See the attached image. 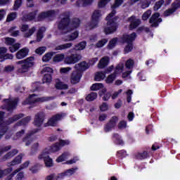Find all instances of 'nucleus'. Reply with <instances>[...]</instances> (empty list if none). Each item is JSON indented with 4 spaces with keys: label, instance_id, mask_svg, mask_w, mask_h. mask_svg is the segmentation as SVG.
<instances>
[{
    "label": "nucleus",
    "instance_id": "obj_41",
    "mask_svg": "<svg viewBox=\"0 0 180 180\" xmlns=\"http://www.w3.org/2000/svg\"><path fill=\"white\" fill-rule=\"evenodd\" d=\"M30 164V162L29 160H27L25 162H24L23 164H22L20 166V167L16 169L15 171L17 172H20V171H22V169H25L27 168V167H29Z\"/></svg>",
    "mask_w": 180,
    "mask_h": 180
},
{
    "label": "nucleus",
    "instance_id": "obj_48",
    "mask_svg": "<svg viewBox=\"0 0 180 180\" xmlns=\"http://www.w3.org/2000/svg\"><path fill=\"white\" fill-rule=\"evenodd\" d=\"M134 65V60L131 59L127 60V62L125 63L126 68H127L128 70H131Z\"/></svg>",
    "mask_w": 180,
    "mask_h": 180
},
{
    "label": "nucleus",
    "instance_id": "obj_35",
    "mask_svg": "<svg viewBox=\"0 0 180 180\" xmlns=\"http://www.w3.org/2000/svg\"><path fill=\"white\" fill-rule=\"evenodd\" d=\"M68 157H70V153H64L56 159V162H63V161H65V160H67Z\"/></svg>",
    "mask_w": 180,
    "mask_h": 180
},
{
    "label": "nucleus",
    "instance_id": "obj_30",
    "mask_svg": "<svg viewBox=\"0 0 180 180\" xmlns=\"http://www.w3.org/2000/svg\"><path fill=\"white\" fill-rule=\"evenodd\" d=\"M18 151L17 149H13V150L8 152L6 155L3 158V161H6L8 160H11L12 157H15L16 154H18Z\"/></svg>",
    "mask_w": 180,
    "mask_h": 180
},
{
    "label": "nucleus",
    "instance_id": "obj_21",
    "mask_svg": "<svg viewBox=\"0 0 180 180\" xmlns=\"http://www.w3.org/2000/svg\"><path fill=\"white\" fill-rule=\"evenodd\" d=\"M64 117V115L63 114H57L54 116H53L47 122V124L45 126H57V122L58 120H61L63 117Z\"/></svg>",
    "mask_w": 180,
    "mask_h": 180
},
{
    "label": "nucleus",
    "instance_id": "obj_12",
    "mask_svg": "<svg viewBox=\"0 0 180 180\" xmlns=\"http://www.w3.org/2000/svg\"><path fill=\"white\" fill-rule=\"evenodd\" d=\"M127 22H129V30H134V29H137L138 26L141 25V20L137 18L134 15L128 18Z\"/></svg>",
    "mask_w": 180,
    "mask_h": 180
},
{
    "label": "nucleus",
    "instance_id": "obj_50",
    "mask_svg": "<svg viewBox=\"0 0 180 180\" xmlns=\"http://www.w3.org/2000/svg\"><path fill=\"white\" fill-rule=\"evenodd\" d=\"M137 160H144L147 157V152H143L142 153H138L135 155Z\"/></svg>",
    "mask_w": 180,
    "mask_h": 180
},
{
    "label": "nucleus",
    "instance_id": "obj_17",
    "mask_svg": "<svg viewBox=\"0 0 180 180\" xmlns=\"http://www.w3.org/2000/svg\"><path fill=\"white\" fill-rule=\"evenodd\" d=\"M8 49L6 47H0V63H4L6 60H13V56L11 53H6Z\"/></svg>",
    "mask_w": 180,
    "mask_h": 180
},
{
    "label": "nucleus",
    "instance_id": "obj_32",
    "mask_svg": "<svg viewBox=\"0 0 180 180\" xmlns=\"http://www.w3.org/2000/svg\"><path fill=\"white\" fill-rule=\"evenodd\" d=\"M30 117H27L22 119L15 124L14 128L16 129V127H19V126H26V124L30 122Z\"/></svg>",
    "mask_w": 180,
    "mask_h": 180
},
{
    "label": "nucleus",
    "instance_id": "obj_58",
    "mask_svg": "<svg viewBox=\"0 0 180 180\" xmlns=\"http://www.w3.org/2000/svg\"><path fill=\"white\" fill-rule=\"evenodd\" d=\"M117 41L119 43V38L115 37L110 40L108 46H116L117 44Z\"/></svg>",
    "mask_w": 180,
    "mask_h": 180
},
{
    "label": "nucleus",
    "instance_id": "obj_14",
    "mask_svg": "<svg viewBox=\"0 0 180 180\" xmlns=\"http://www.w3.org/2000/svg\"><path fill=\"white\" fill-rule=\"evenodd\" d=\"M160 13H155L152 15L149 20V23H150V27H158L160 23L162 22V18H160Z\"/></svg>",
    "mask_w": 180,
    "mask_h": 180
},
{
    "label": "nucleus",
    "instance_id": "obj_61",
    "mask_svg": "<svg viewBox=\"0 0 180 180\" xmlns=\"http://www.w3.org/2000/svg\"><path fill=\"white\" fill-rule=\"evenodd\" d=\"M23 134H25V129H22L21 131L17 132L15 136L13 138V140H18V139H20Z\"/></svg>",
    "mask_w": 180,
    "mask_h": 180
},
{
    "label": "nucleus",
    "instance_id": "obj_1",
    "mask_svg": "<svg viewBox=\"0 0 180 180\" xmlns=\"http://www.w3.org/2000/svg\"><path fill=\"white\" fill-rule=\"evenodd\" d=\"M123 2H124V0H115L112 6H111L112 10L105 18L108 26L104 28L105 34H112V33H115L119 27V22H117L119 16H115L116 15V10L115 9L121 6Z\"/></svg>",
    "mask_w": 180,
    "mask_h": 180
},
{
    "label": "nucleus",
    "instance_id": "obj_26",
    "mask_svg": "<svg viewBox=\"0 0 180 180\" xmlns=\"http://www.w3.org/2000/svg\"><path fill=\"white\" fill-rule=\"evenodd\" d=\"M22 154L18 155L14 160L7 163V167H15V165H19V164L22 163Z\"/></svg>",
    "mask_w": 180,
    "mask_h": 180
},
{
    "label": "nucleus",
    "instance_id": "obj_15",
    "mask_svg": "<svg viewBox=\"0 0 180 180\" xmlns=\"http://www.w3.org/2000/svg\"><path fill=\"white\" fill-rule=\"evenodd\" d=\"M82 56L78 53H72L65 58V64H75L78 63V61L81 60Z\"/></svg>",
    "mask_w": 180,
    "mask_h": 180
},
{
    "label": "nucleus",
    "instance_id": "obj_11",
    "mask_svg": "<svg viewBox=\"0 0 180 180\" xmlns=\"http://www.w3.org/2000/svg\"><path fill=\"white\" fill-rule=\"evenodd\" d=\"M57 12L55 10H49L47 11L41 12L37 18V22H42L44 19H47V18H54L56 15Z\"/></svg>",
    "mask_w": 180,
    "mask_h": 180
},
{
    "label": "nucleus",
    "instance_id": "obj_54",
    "mask_svg": "<svg viewBox=\"0 0 180 180\" xmlns=\"http://www.w3.org/2000/svg\"><path fill=\"white\" fill-rule=\"evenodd\" d=\"M109 2H110V0H101L98 4V8H105V6H106Z\"/></svg>",
    "mask_w": 180,
    "mask_h": 180
},
{
    "label": "nucleus",
    "instance_id": "obj_37",
    "mask_svg": "<svg viewBox=\"0 0 180 180\" xmlns=\"http://www.w3.org/2000/svg\"><path fill=\"white\" fill-rule=\"evenodd\" d=\"M15 39L13 38H11V37H7L6 38V44H7L8 46H20V44L17 43L15 44Z\"/></svg>",
    "mask_w": 180,
    "mask_h": 180
},
{
    "label": "nucleus",
    "instance_id": "obj_23",
    "mask_svg": "<svg viewBox=\"0 0 180 180\" xmlns=\"http://www.w3.org/2000/svg\"><path fill=\"white\" fill-rule=\"evenodd\" d=\"M27 56H29V49H27V47L22 48V49L19 50L15 54L17 60H22L25 57H27Z\"/></svg>",
    "mask_w": 180,
    "mask_h": 180
},
{
    "label": "nucleus",
    "instance_id": "obj_38",
    "mask_svg": "<svg viewBox=\"0 0 180 180\" xmlns=\"http://www.w3.org/2000/svg\"><path fill=\"white\" fill-rule=\"evenodd\" d=\"M18 18V13H11L7 15L6 22H12Z\"/></svg>",
    "mask_w": 180,
    "mask_h": 180
},
{
    "label": "nucleus",
    "instance_id": "obj_10",
    "mask_svg": "<svg viewBox=\"0 0 180 180\" xmlns=\"http://www.w3.org/2000/svg\"><path fill=\"white\" fill-rule=\"evenodd\" d=\"M70 15H67L65 17L62 18L60 21L58 23V30H68V32H70Z\"/></svg>",
    "mask_w": 180,
    "mask_h": 180
},
{
    "label": "nucleus",
    "instance_id": "obj_47",
    "mask_svg": "<svg viewBox=\"0 0 180 180\" xmlns=\"http://www.w3.org/2000/svg\"><path fill=\"white\" fill-rule=\"evenodd\" d=\"M46 46H40L35 50V53L39 56H41L42 54H44V53H46Z\"/></svg>",
    "mask_w": 180,
    "mask_h": 180
},
{
    "label": "nucleus",
    "instance_id": "obj_16",
    "mask_svg": "<svg viewBox=\"0 0 180 180\" xmlns=\"http://www.w3.org/2000/svg\"><path fill=\"white\" fill-rule=\"evenodd\" d=\"M39 130V129H35L27 132L22 139V141L25 143V146H29L32 144V143H33V139H32V136H34L36 133H38Z\"/></svg>",
    "mask_w": 180,
    "mask_h": 180
},
{
    "label": "nucleus",
    "instance_id": "obj_55",
    "mask_svg": "<svg viewBox=\"0 0 180 180\" xmlns=\"http://www.w3.org/2000/svg\"><path fill=\"white\" fill-rule=\"evenodd\" d=\"M13 70H15V66H13L12 65H8L4 68V72H12V71H13Z\"/></svg>",
    "mask_w": 180,
    "mask_h": 180
},
{
    "label": "nucleus",
    "instance_id": "obj_52",
    "mask_svg": "<svg viewBox=\"0 0 180 180\" xmlns=\"http://www.w3.org/2000/svg\"><path fill=\"white\" fill-rule=\"evenodd\" d=\"M150 16L151 10H148L142 15V20H147Z\"/></svg>",
    "mask_w": 180,
    "mask_h": 180
},
{
    "label": "nucleus",
    "instance_id": "obj_39",
    "mask_svg": "<svg viewBox=\"0 0 180 180\" xmlns=\"http://www.w3.org/2000/svg\"><path fill=\"white\" fill-rule=\"evenodd\" d=\"M96 98H98V94L96 92H91L86 97V100L88 101V102H92V101H95Z\"/></svg>",
    "mask_w": 180,
    "mask_h": 180
},
{
    "label": "nucleus",
    "instance_id": "obj_33",
    "mask_svg": "<svg viewBox=\"0 0 180 180\" xmlns=\"http://www.w3.org/2000/svg\"><path fill=\"white\" fill-rule=\"evenodd\" d=\"M112 139L116 144H119L120 146H123V144H124L122 137H120V136H119L117 134H114L112 135Z\"/></svg>",
    "mask_w": 180,
    "mask_h": 180
},
{
    "label": "nucleus",
    "instance_id": "obj_57",
    "mask_svg": "<svg viewBox=\"0 0 180 180\" xmlns=\"http://www.w3.org/2000/svg\"><path fill=\"white\" fill-rule=\"evenodd\" d=\"M79 33L78 32V31H75L73 33L70 34L68 37L70 39V40H75V39H77V37H78Z\"/></svg>",
    "mask_w": 180,
    "mask_h": 180
},
{
    "label": "nucleus",
    "instance_id": "obj_60",
    "mask_svg": "<svg viewBox=\"0 0 180 180\" xmlns=\"http://www.w3.org/2000/svg\"><path fill=\"white\" fill-rule=\"evenodd\" d=\"M174 12L175 10H174L173 8L172 7V8H169L164 12V16H169L172 15V13H174Z\"/></svg>",
    "mask_w": 180,
    "mask_h": 180
},
{
    "label": "nucleus",
    "instance_id": "obj_19",
    "mask_svg": "<svg viewBox=\"0 0 180 180\" xmlns=\"http://www.w3.org/2000/svg\"><path fill=\"white\" fill-rule=\"evenodd\" d=\"M46 27H41L37 32V39L34 41H30V44H32V43H40V41L43 40V37H44Z\"/></svg>",
    "mask_w": 180,
    "mask_h": 180
},
{
    "label": "nucleus",
    "instance_id": "obj_53",
    "mask_svg": "<svg viewBox=\"0 0 180 180\" xmlns=\"http://www.w3.org/2000/svg\"><path fill=\"white\" fill-rule=\"evenodd\" d=\"M150 5H151V1L146 0L141 2V9H146V8H148Z\"/></svg>",
    "mask_w": 180,
    "mask_h": 180
},
{
    "label": "nucleus",
    "instance_id": "obj_29",
    "mask_svg": "<svg viewBox=\"0 0 180 180\" xmlns=\"http://www.w3.org/2000/svg\"><path fill=\"white\" fill-rule=\"evenodd\" d=\"M108 64H109V57L105 56L100 60L98 67V68H105Z\"/></svg>",
    "mask_w": 180,
    "mask_h": 180
},
{
    "label": "nucleus",
    "instance_id": "obj_62",
    "mask_svg": "<svg viewBox=\"0 0 180 180\" xmlns=\"http://www.w3.org/2000/svg\"><path fill=\"white\" fill-rule=\"evenodd\" d=\"M71 68H61L60 70V74H68L71 71Z\"/></svg>",
    "mask_w": 180,
    "mask_h": 180
},
{
    "label": "nucleus",
    "instance_id": "obj_42",
    "mask_svg": "<svg viewBox=\"0 0 180 180\" xmlns=\"http://www.w3.org/2000/svg\"><path fill=\"white\" fill-rule=\"evenodd\" d=\"M165 1L164 0H159L158 1H157L153 7V9L155 11H158V9H160V8H161V6H162V5H164V3Z\"/></svg>",
    "mask_w": 180,
    "mask_h": 180
},
{
    "label": "nucleus",
    "instance_id": "obj_45",
    "mask_svg": "<svg viewBox=\"0 0 180 180\" xmlns=\"http://www.w3.org/2000/svg\"><path fill=\"white\" fill-rule=\"evenodd\" d=\"M23 0H15L13 5V11H18V9L22 6Z\"/></svg>",
    "mask_w": 180,
    "mask_h": 180
},
{
    "label": "nucleus",
    "instance_id": "obj_49",
    "mask_svg": "<svg viewBox=\"0 0 180 180\" xmlns=\"http://www.w3.org/2000/svg\"><path fill=\"white\" fill-rule=\"evenodd\" d=\"M39 147H40V144L39 143V142L34 143L31 147L32 154H33V153H36V151H37V150H39Z\"/></svg>",
    "mask_w": 180,
    "mask_h": 180
},
{
    "label": "nucleus",
    "instance_id": "obj_7",
    "mask_svg": "<svg viewBox=\"0 0 180 180\" xmlns=\"http://www.w3.org/2000/svg\"><path fill=\"white\" fill-rule=\"evenodd\" d=\"M49 149H44L41 154L38 156V160H43L45 163V166L48 167L49 168L53 167V159L51 158L50 156H49Z\"/></svg>",
    "mask_w": 180,
    "mask_h": 180
},
{
    "label": "nucleus",
    "instance_id": "obj_51",
    "mask_svg": "<svg viewBox=\"0 0 180 180\" xmlns=\"http://www.w3.org/2000/svg\"><path fill=\"white\" fill-rule=\"evenodd\" d=\"M51 74H46L43 77V82L45 83H50L51 82Z\"/></svg>",
    "mask_w": 180,
    "mask_h": 180
},
{
    "label": "nucleus",
    "instance_id": "obj_43",
    "mask_svg": "<svg viewBox=\"0 0 180 180\" xmlns=\"http://www.w3.org/2000/svg\"><path fill=\"white\" fill-rule=\"evenodd\" d=\"M103 86L102 83H96L91 86V91H99Z\"/></svg>",
    "mask_w": 180,
    "mask_h": 180
},
{
    "label": "nucleus",
    "instance_id": "obj_46",
    "mask_svg": "<svg viewBox=\"0 0 180 180\" xmlns=\"http://www.w3.org/2000/svg\"><path fill=\"white\" fill-rule=\"evenodd\" d=\"M34 32H36V27H32L31 29L28 30L27 32H25L24 34V37L25 38L30 37V36H32L34 33Z\"/></svg>",
    "mask_w": 180,
    "mask_h": 180
},
{
    "label": "nucleus",
    "instance_id": "obj_44",
    "mask_svg": "<svg viewBox=\"0 0 180 180\" xmlns=\"http://www.w3.org/2000/svg\"><path fill=\"white\" fill-rule=\"evenodd\" d=\"M64 60V54H57L53 57L54 63H60Z\"/></svg>",
    "mask_w": 180,
    "mask_h": 180
},
{
    "label": "nucleus",
    "instance_id": "obj_6",
    "mask_svg": "<svg viewBox=\"0 0 180 180\" xmlns=\"http://www.w3.org/2000/svg\"><path fill=\"white\" fill-rule=\"evenodd\" d=\"M137 39V34L132 32L130 34H124L122 37L119 38V43L121 44H127V46H133V43Z\"/></svg>",
    "mask_w": 180,
    "mask_h": 180
},
{
    "label": "nucleus",
    "instance_id": "obj_59",
    "mask_svg": "<svg viewBox=\"0 0 180 180\" xmlns=\"http://www.w3.org/2000/svg\"><path fill=\"white\" fill-rule=\"evenodd\" d=\"M70 141L69 140H60V141H59V143H58V144H59V146H60V148H62V147H64V146H68V145H70Z\"/></svg>",
    "mask_w": 180,
    "mask_h": 180
},
{
    "label": "nucleus",
    "instance_id": "obj_18",
    "mask_svg": "<svg viewBox=\"0 0 180 180\" xmlns=\"http://www.w3.org/2000/svg\"><path fill=\"white\" fill-rule=\"evenodd\" d=\"M82 77V72H78L77 70L73 71L70 76V83L73 85L75 84H78L81 81V78Z\"/></svg>",
    "mask_w": 180,
    "mask_h": 180
},
{
    "label": "nucleus",
    "instance_id": "obj_40",
    "mask_svg": "<svg viewBox=\"0 0 180 180\" xmlns=\"http://www.w3.org/2000/svg\"><path fill=\"white\" fill-rule=\"evenodd\" d=\"M105 77L106 75H105V73L102 72H98L96 74L95 79L96 81H102V79H105Z\"/></svg>",
    "mask_w": 180,
    "mask_h": 180
},
{
    "label": "nucleus",
    "instance_id": "obj_27",
    "mask_svg": "<svg viewBox=\"0 0 180 180\" xmlns=\"http://www.w3.org/2000/svg\"><path fill=\"white\" fill-rule=\"evenodd\" d=\"M94 2V0H77L76 1V6H89V5H91Z\"/></svg>",
    "mask_w": 180,
    "mask_h": 180
},
{
    "label": "nucleus",
    "instance_id": "obj_4",
    "mask_svg": "<svg viewBox=\"0 0 180 180\" xmlns=\"http://www.w3.org/2000/svg\"><path fill=\"white\" fill-rule=\"evenodd\" d=\"M54 99V97H37L36 94H32L29 96L24 102H22V105H33L34 103H39L41 102H49V101H51Z\"/></svg>",
    "mask_w": 180,
    "mask_h": 180
},
{
    "label": "nucleus",
    "instance_id": "obj_25",
    "mask_svg": "<svg viewBox=\"0 0 180 180\" xmlns=\"http://www.w3.org/2000/svg\"><path fill=\"white\" fill-rule=\"evenodd\" d=\"M79 25H81V20L79 18H73L69 24L70 32L79 27Z\"/></svg>",
    "mask_w": 180,
    "mask_h": 180
},
{
    "label": "nucleus",
    "instance_id": "obj_56",
    "mask_svg": "<svg viewBox=\"0 0 180 180\" xmlns=\"http://www.w3.org/2000/svg\"><path fill=\"white\" fill-rule=\"evenodd\" d=\"M127 101L128 103H130L131 102V95H133V91L131 90H128L127 92Z\"/></svg>",
    "mask_w": 180,
    "mask_h": 180
},
{
    "label": "nucleus",
    "instance_id": "obj_28",
    "mask_svg": "<svg viewBox=\"0 0 180 180\" xmlns=\"http://www.w3.org/2000/svg\"><path fill=\"white\" fill-rule=\"evenodd\" d=\"M77 169V168L69 169L66 172L60 174H58V178H64L65 176H71V175H72V174H74V172H75Z\"/></svg>",
    "mask_w": 180,
    "mask_h": 180
},
{
    "label": "nucleus",
    "instance_id": "obj_31",
    "mask_svg": "<svg viewBox=\"0 0 180 180\" xmlns=\"http://www.w3.org/2000/svg\"><path fill=\"white\" fill-rule=\"evenodd\" d=\"M45 150H48L50 153H57V151H60L61 150V146L59 145L58 143L53 144L51 148H46Z\"/></svg>",
    "mask_w": 180,
    "mask_h": 180
},
{
    "label": "nucleus",
    "instance_id": "obj_63",
    "mask_svg": "<svg viewBox=\"0 0 180 180\" xmlns=\"http://www.w3.org/2000/svg\"><path fill=\"white\" fill-rule=\"evenodd\" d=\"M25 178V173L23 172H19L16 176L15 180H22Z\"/></svg>",
    "mask_w": 180,
    "mask_h": 180
},
{
    "label": "nucleus",
    "instance_id": "obj_8",
    "mask_svg": "<svg viewBox=\"0 0 180 180\" xmlns=\"http://www.w3.org/2000/svg\"><path fill=\"white\" fill-rule=\"evenodd\" d=\"M4 106H2V109H6L8 112H11L14 109H16L18 106V103L19 102V98H8L4 100Z\"/></svg>",
    "mask_w": 180,
    "mask_h": 180
},
{
    "label": "nucleus",
    "instance_id": "obj_2",
    "mask_svg": "<svg viewBox=\"0 0 180 180\" xmlns=\"http://www.w3.org/2000/svg\"><path fill=\"white\" fill-rule=\"evenodd\" d=\"M4 115L5 112L1 111L0 112V140L2 139V136L6 133L8 130V124H12V123L19 120V119H22L23 117V114L20 113L18 115H15L12 117H10L7 122H4Z\"/></svg>",
    "mask_w": 180,
    "mask_h": 180
},
{
    "label": "nucleus",
    "instance_id": "obj_20",
    "mask_svg": "<svg viewBox=\"0 0 180 180\" xmlns=\"http://www.w3.org/2000/svg\"><path fill=\"white\" fill-rule=\"evenodd\" d=\"M39 13V10L36 9L32 12H30L27 14H25L22 16V20L24 22H32L36 19V16H37V13Z\"/></svg>",
    "mask_w": 180,
    "mask_h": 180
},
{
    "label": "nucleus",
    "instance_id": "obj_9",
    "mask_svg": "<svg viewBox=\"0 0 180 180\" xmlns=\"http://www.w3.org/2000/svg\"><path fill=\"white\" fill-rule=\"evenodd\" d=\"M123 68H124V65L123 63H119L115 68V70L114 74L109 75L106 79L107 84H112L115 79L116 78V75L118 74H122L123 72Z\"/></svg>",
    "mask_w": 180,
    "mask_h": 180
},
{
    "label": "nucleus",
    "instance_id": "obj_22",
    "mask_svg": "<svg viewBox=\"0 0 180 180\" xmlns=\"http://www.w3.org/2000/svg\"><path fill=\"white\" fill-rule=\"evenodd\" d=\"M44 122V113L39 112L36 114L34 120V125L37 126V127H40L43 122Z\"/></svg>",
    "mask_w": 180,
    "mask_h": 180
},
{
    "label": "nucleus",
    "instance_id": "obj_36",
    "mask_svg": "<svg viewBox=\"0 0 180 180\" xmlns=\"http://www.w3.org/2000/svg\"><path fill=\"white\" fill-rule=\"evenodd\" d=\"M55 86L56 89H68V84L62 82H57Z\"/></svg>",
    "mask_w": 180,
    "mask_h": 180
},
{
    "label": "nucleus",
    "instance_id": "obj_64",
    "mask_svg": "<svg viewBox=\"0 0 180 180\" xmlns=\"http://www.w3.org/2000/svg\"><path fill=\"white\" fill-rule=\"evenodd\" d=\"M172 8L174 9V11L178 9V8H180V1L179 2H173L172 4Z\"/></svg>",
    "mask_w": 180,
    "mask_h": 180
},
{
    "label": "nucleus",
    "instance_id": "obj_5",
    "mask_svg": "<svg viewBox=\"0 0 180 180\" xmlns=\"http://www.w3.org/2000/svg\"><path fill=\"white\" fill-rule=\"evenodd\" d=\"M101 18H102V11L100 10H95L91 18V21L88 23L89 27L90 29H96L101 22Z\"/></svg>",
    "mask_w": 180,
    "mask_h": 180
},
{
    "label": "nucleus",
    "instance_id": "obj_13",
    "mask_svg": "<svg viewBox=\"0 0 180 180\" xmlns=\"http://www.w3.org/2000/svg\"><path fill=\"white\" fill-rule=\"evenodd\" d=\"M117 122H119V118H117V117L116 116L112 117L110 120V121L104 126V131L105 133H109V131H112L113 129H115V127H116Z\"/></svg>",
    "mask_w": 180,
    "mask_h": 180
},
{
    "label": "nucleus",
    "instance_id": "obj_34",
    "mask_svg": "<svg viewBox=\"0 0 180 180\" xmlns=\"http://www.w3.org/2000/svg\"><path fill=\"white\" fill-rule=\"evenodd\" d=\"M55 53H56L54 52H49L46 53L42 57V61H44V63H49V61L51 60V58H53V56H54Z\"/></svg>",
    "mask_w": 180,
    "mask_h": 180
},
{
    "label": "nucleus",
    "instance_id": "obj_3",
    "mask_svg": "<svg viewBox=\"0 0 180 180\" xmlns=\"http://www.w3.org/2000/svg\"><path fill=\"white\" fill-rule=\"evenodd\" d=\"M15 64L20 65L18 66V72H19V74H25V72L29 71V68H32V67L34 65V57H28L25 60L17 61Z\"/></svg>",
    "mask_w": 180,
    "mask_h": 180
},
{
    "label": "nucleus",
    "instance_id": "obj_24",
    "mask_svg": "<svg viewBox=\"0 0 180 180\" xmlns=\"http://www.w3.org/2000/svg\"><path fill=\"white\" fill-rule=\"evenodd\" d=\"M88 68H89V65L85 61L81 62L80 63L76 64L75 65V70L78 71L79 72H82V71H86Z\"/></svg>",
    "mask_w": 180,
    "mask_h": 180
}]
</instances>
